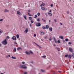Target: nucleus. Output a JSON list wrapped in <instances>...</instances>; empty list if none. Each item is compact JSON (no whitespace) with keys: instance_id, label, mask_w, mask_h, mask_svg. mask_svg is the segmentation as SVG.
<instances>
[{"instance_id":"obj_8","label":"nucleus","mask_w":74,"mask_h":74,"mask_svg":"<svg viewBox=\"0 0 74 74\" xmlns=\"http://www.w3.org/2000/svg\"><path fill=\"white\" fill-rule=\"evenodd\" d=\"M27 32H28V28H26V29L25 31L24 32L25 33H27Z\"/></svg>"},{"instance_id":"obj_14","label":"nucleus","mask_w":74,"mask_h":74,"mask_svg":"<svg viewBox=\"0 0 74 74\" xmlns=\"http://www.w3.org/2000/svg\"><path fill=\"white\" fill-rule=\"evenodd\" d=\"M46 28L47 29H48V28H49V26L48 25H47L46 26Z\"/></svg>"},{"instance_id":"obj_39","label":"nucleus","mask_w":74,"mask_h":74,"mask_svg":"<svg viewBox=\"0 0 74 74\" xmlns=\"http://www.w3.org/2000/svg\"><path fill=\"white\" fill-rule=\"evenodd\" d=\"M45 39H48V37L47 36L45 37Z\"/></svg>"},{"instance_id":"obj_30","label":"nucleus","mask_w":74,"mask_h":74,"mask_svg":"<svg viewBox=\"0 0 74 74\" xmlns=\"http://www.w3.org/2000/svg\"><path fill=\"white\" fill-rule=\"evenodd\" d=\"M68 56H69V55H68V54H66L65 56L64 57L67 58V57H68Z\"/></svg>"},{"instance_id":"obj_1","label":"nucleus","mask_w":74,"mask_h":74,"mask_svg":"<svg viewBox=\"0 0 74 74\" xmlns=\"http://www.w3.org/2000/svg\"><path fill=\"white\" fill-rule=\"evenodd\" d=\"M2 44L3 45H7V41L6 39H5L4 41H3L2 42Z\"/></svg>"},{"instance_id":"obj_2","label":"nucleus","mask_w":74,"mask_h":74,"mask_svg":"<svg viewBox=\"0 0 74 74\" xmlns=\"http://www.w3.org/2000/svg\"><path fill=\"white\" fill-rule=\"evenodd\" d=\"M20 66V67L21 68H22V69H27V66L23 67V65H21Z\"/></svg>"},{"instance_id":"obj_20","label":"nucleus","mask_w":74,"mask_h":74,"mask_svg":"<svg viewBox=\"0 0 74 74\" xmlns=\"http://www.w3.org/2000/svg\"><path fill=\"white\" fill-rule=\"evenodd\" d=\"M13 51H14V52H16V47H14V48Z\"/></svg>"},{"instance_id":"obj_28","label":"nucleus","mask_w":74,"mask_h":74,"mask_svg":"<svg viewBox=\"0 0 74 74\" xmlns=\"http://www.w3.org/2000/svg\"><path fill=\"white\" fill-rule=\"evenodd\" d=\"M42 28L43 29H46V27L44 26H42Z\"/></svg>"},{"instance_id":"obj_9","label":"nucleus","mask_w":74,"mask_h":74,"mask_svg":"<svg viewBox=\"0 0 74 74\" xmlns=\"http://www.w3.org/2000/svg\"><path fill=\"white\" fill-rule=\"evenodd\" d=\"M25 53H26V54H27V55H30V53H29V52L28 51H26L25 52Z\"/></svg>"},{"instance_id":"obj_64","label":"nucleus","mask_w":74,"mask_h":74,"mask_svg":"<svg viewBox=\"0 0 74 74\" xmlns=\"http://www.w3.org/2000/svg\"><path fill=\"white\" fill-rule=\"evenodd\" d=\"M0 74H4L3 73H0Z\"/></svg>"},{"instance_id":"obj_29","label":"nucleus","mask_w":74,"mask_h":74,"mask_svg":"<svg viewBox=\"0 0 74 74\" xmlns=\"http://www.w3.org/2000/svg\"><path fill=\"white\" fill-rule=\"evenodd\" d=\"M72 56L73 57V58H74V53H73L72 54Z\"/></svg>"},{"instance_id":"obj_22","label":"nucleus","mask_w":74,"mask_h":74,"mask_svg":"<svg viewBox=\"0 0 74 74\" xmlns=\"http://www.w3.org/2000/svg\"><path fill=\"white\" fill-rule=\"evenodd\" d=\"M29 53H31L32 54H33V52L32 51H29Z\"/></svg>"},{"instance_id":"obj_41","label":"nucleus","mask_w":74,"mask_h":74,"mask_svg":"<svg viewBox=\"0 0 74 74\" xmlns=\"http://www.w3.org/2000/svg\"><path fill=\"white\" fill-rule=\"evenodd\" d=\"M42 57H43V58H46V57H47V56H43Z\"/></svg>"},{"instance_id":"obj_52","label":"nucleus","mask_w":74,"mask_h":74,"mask_svg":"<svg viewBox=\"0 0 74 74\" xmlns=\"http://www.w3.org/2000/svg\"><path fill=\"white\" fill-rule=\"evenodd\" d=\"M49 41H51V40H52V39L50 38L49 39Z\"/></svg>"},{"instance_id":"obj_62","label":"nucleus","mask_w":74,"mask_h":74,"mask_svg":"<svg viewBox=\"0 0 74 74\" xmlns=\"http://www.w3.org/2000/svg\"><path fill=\"white\" fill-rule=\"evenodd\" d=\"M24 74H27V72H25L24 73Z\"/></svg>"},{"instance_id":"obj_5","label":"nucleus","mask_w":74,"mask_h":74,"mask_svg":"<svg viewBox=\"0 0 74 74\" xmlns=\"http://www.w3.org/2000/svg\"><path fill=\"white\" fill-rule=\"evenodd\" d=\"M12 39L13 40H16V36H14L12 38Z\"/></svg>"},{"instance_id":"obj_25","label":"nucleus","mask_w":74,"mask_h":74,"mask_svg":"<svg viewBox=\"0 0 74 74\" xmlns=\"http://www.w3.org/2000/svg\"><path fill=\"white\" fill-rule=\"evenodd\" d=\"M29 20H32V17H29Z\"/></svg>"},{"instance_id":"obj_19","label":"nucleus","mask_w":74,"mask_h":74,"mask_svg":"<svg viewBox=\"0 0 74 74\" xmlns=\"http://www.w3.org/2000/svg\"><path fill=\"white\" fill-rule=\"evenodd\" d=\"M53 40H54V41L55 43H57V41H56V39H55V38H54Z\"/></svg>"},{"instance_id":"obj_3","label":"nucleus","mask_w":74,"mask_h":74,"mask_svg":"<svg viewBox=\"0 0 74 74\" xmlns=\"http://www.w3.org/2000/svg\"><path fill=\"white\" fill-rule=\"evenodd\" d=\"M36 26L39 27V26H41V24L40 23H37L36 24Z\"/></svg>"},{"instance_id":"obj_15","label":"nucleus","mask_w":74,"mask_h":74,"mask_svg":"<svg viewBox=\"0 0 74 74\" xmlns=\"http://www.w3.org/2000/svg\"><path fill=\"white\" fill-rule=\"evenodd\" d=\"M68 58L69 59H71V55H69L68 56Z\"/></svg>"},{"instance_id":"obj_50","label":"nucleus","mask_w":74,"mask_h":74,"mask_svg":"<svg viewBox=\"0 0 74 74\" xmlns=\"http://www.w3.org/2000/svg\"><path fill=\"white\" fill-rule=\"evenodd\" d=\"M42 34L43 35H44V34H45V33L44 32H42Z\"/></svg>"},{"instance_id":"obj_59","label":"nucleus","mask_w":74,"mask_h":74,"mask_svg":"<svg viewBox=\"0 0 74 74\" xmlns=\"http://www.w3.org/2000/svg\"><path fill=\"white\" fill-rule=\"evenodd\" d=\"M54 47H55L56 46V45L55 44H54L53 45Z\"/></svg>"},{"instance_id":"obj_18","label":"nucleus","mask_w":74,"mask_h":74,"mask_svg":"<svg viewBox=\"0 0 74 74\" xmlns=\"http://www.w3.org/2000/svg\"><path fill=\"white\" fill-rule=\"evenodd\" d=\"M49 30H50L51 32H52V27H51L50 28H49Z\"/></svg>"},{"instance_id":"obj_10","label":"nucleus","mask_w":74,"mask_h":74,"mask_svg":"<svg viewBox=\"0 0 74 74\" xmlns=\"http://www.w3.org/2000/svg\"><path fill=\"white\" fill-rule=\"evenodd\" d=\"M23 16L25 20H27V18H26V15H23Z\"/></svg>"},{"instance_id":"obj_40","label":"nucleus","mask_w":74,"mask_h":74,"mask_svg":"<svg viewBox=\"0 0 74 74\" xmlns=\"http://www.w3.org/2000/svg\"><path fill=\"white\" fill-rule=\"evenodd\" d=\"M50 5L51 7H53V4H51Z\"/></svg>"},{"instance_id":"obj_61","label":"nucleus","mask_w":74,"mask_h":74,"mask_svg":"<svg viewBox=\"0 0 74 74\" xmlns=\"http://www.w3.org/2000/svg\"><path fill=\"white\" fill-rule=\"evenodd\" d=\"M20 49H21V50H22V49L21 47H20Z\"/></svg>"},{"instance_id":"obj_6","label":"nucleus","mask_w":74,"mask_h":74,"mask_svg":"<svg viewBox=\"0 0 74 74\" xmlns=\"http://www.w3.org/2000/svg\"><path fill=\"white\" fill-rule=\"evenodd\" d=\"M69 50L71 52H73V49H72V48H69Z\"/></svg>"},{"instance_id":"obj_38","label":"nucleus","mask_w":74,"mask_h":74,"mask_svg":"<svg viewBox=\"0 0 74 74\" xmlns=\"http://www.w3.org/2000/svg\"><path fill=\"white\" fill-rule=\"evenodd\" d=\"M45 15L46 16V17H47L48 16V15H47V14L45 13Z\"/></svg>"},{"instance_id":"obj_60","label":"nucleus","mask_w":74,"mask_h":74,"mask_svg":"<svg viewBox=\"0 0 74 74\" xmlns=\"http://www.w3.org/2000/svg\"><path fill=\"white\" fill-rule=\"evenodd\" d=\"M60 25H63V24H62V23H60Z\"/></svg>"},{"instance_id":"obj_16","label":"nucleus","mask_w":74,"mask_h":74,"mask_svg":"<svg viewBox=\"0 0 74 74\" xmlns=\"http://www.w3.org/2000/svg\"><path fill=\"white\" fill-rule=\"evenodd\" d=\"M9 11V10H7V9H5V10H4V12H8Z\"/></svg>"},{"instance_id":"obj_26","label":"nucleus","mask_w":74,"mask_h":74,"mask_svg":"<svg viewBox=\"0 0 74 74\" xmlns=\"http://www.w3.org/2000/svg\"><path fill=\"white\" fill-rule=\"evenodd\" d=\"M40 18H38L37 19V21H38V22H40Z\"/></svg>"},{"instance_id":"obj_56","label":"nucleus","mask_w":74,"mask_h":74,"mask_svg":"<svg viewBox=\"0 0 74 74\" xmlns=\"http://www.w3.org/2000/svg\"><path fill=\"white\" fill-rule=\"evenodd\" d=\"M28 11L29 12H30V10H28Z\"/></svg>"},{"instance_id":"obj_37","label":"nucleus","mask_w":74,"mask_h":74,"mask_svg":"<svg viewBox=\"0 0 74 74\" xmlns=\"http://www.w3.org/2000/svg\"><path fill=\"white\" fill-rule=\"evenodd\" d=\"M58 43H60V41L59 40H58Z\"/></svg>"},{"instance_id":"obj_42","label":"nucleus","mask_w":74,"mask_h":74,"mask_svg":"<svg viewBox=\"0 0 74 74\" xmlns=\"http://www.w3.org/2000/svg\"><path fill=\"white\" fill-rule=\"evenodd\" d=\"M66 13H67V14H69V11H66Z\"/></svg>"},{"instance_id":"obj_33","label":"nucleus","mask_w":74,"mask_h":74,"mask_svg":"<svg viewBox=\"0 0 74 74\" xmlns=\"http://www.w3.org/2000/svg\"><path fill=\"white\" fill-rule=\"evenodd\" d=\"M68 44H69V45H71V42H69L68 43Z\"/></svg>"},{"instance_id":"obj_35","label":"nucleus","mask_w":74,"mask_h":74,"mask_svg":"<svg viewBox=\"0 0 74 74\" xmlns=\"http://www.w3.org/2000/svg\"><path fill=\"white\" fill-rule=\"evenodd\" d=\"M65 41H69V39H68V38H66L65 39Z\"/></svg>"},{"instance_id":"obj_27","label":"nucleus","mask_w":74,"mask_h":74,"mask_svg":"<svg viewBox=\"0 0 74 74\" xmlns=\"http://www.w3.org/2000/svg\"><path fill=\"white\" fill-rule=\"evenodd\" d=\"M12 58L13 59H16V57H13V56L12 57Z\"/></svg>"},{"instance_id":"obj_23","label":"nucleus","mask_w":74,"mask_h":74,"mask_svg":"<svg viewBox=\"0 0 74 74\" xmlns=\"http://www.w3.org/2000/svg\"><path fill=\"white\" fill-rule=\"evenodd\" d=\"M16 37L17 38H19V36L18 34L16 35Z\"/></svg>"},{"instance_id":"obj_7","label":"nucleus","mask_w":74,"mask_h":74,"mask_svg":"<svg viewBox=\"0 0 74 74\" xmlns=\"http://www.w3.org/2000/svg\"><path fill=\"white\" fill-rule=\"evenodd\" d=\"M34 43L36 45H37L38 47H39L40 48H41V47L40 46L38 45L37 43H36L35 42H34Z\"/></svg>"},{"instance_id":"obj_55","label":"nucleus","mask_w":74,"mask_h":74,"mask_svg":"<svg viewBox=\"0 0 74 74\" xmlns=\"http://www.w3.org/2000/svg\"><path fill=\"white\" fill-rule=\"evenodd\" d=\"M33 14H31V15H30L29 16H33Z\"/></svg>"},{"instance_id":"obj_63","label":"nucleus","mask_w":74,"mask_h":74,"mask_svg":"<svg viewBox=\"0 0 74 74\" xmlns=\"http://www.w3.org/2000/svg\"><path fill=\"white\" fill-rule=\"evenodd\" d=\"M62 71H58V73H60Z\"/></svg>"},{"instance_id":"obj_51","label":"nucleus","mask_w":74,"mask_h":74,"mask_svg":"<svg viewBox=\"0 0 74 74\" xmlns=\"http://www.w3.org/2000/svg\"><path fill=\"white\" fill-rule=\"evenodd\" d=\"M42 31H40V34H42Z\"/></svg>"},{"instance_id":"obj_34","label":"nucleus","mask_w":74,"mask_h":74,"mask_svg":"<svg viewBox=\"0 0 74 74\" xmlns=\"http://www.w3.org/2000/svg\"><path fill=\"white\" fill-rule=\"evenodd\" d=\"M37 15H38V16H40V13H37Z\"/></svg>"},{"instance_id":"obj_24","label":"nucleus","mask_w":74,"mask_h":74,"mask_svg":"<svg viewBox=\"0 0 74 74\" xmlns=\"http://www.w3.org/2000/svg\"><path fill=\"white\" fill-rule=\"evenodd\" d=\"M48 14L50 16H52V14H51V13H48Z\"/></svg>"},{"instance_id":"obj_49","label":"nucleus","mask_w":74,"mask_h":74,"mask_svg":"<svg viewBox=\"0 0 74 74\" xmlns=\"http://www.w3.org/2000/svg\"><path fill=\"white\" fill-rule=\"evenodd\" d=\"M8 57H10V55H9L8 56H6L7 58Z\"/></svg>"},{"instance_id":"obj_21","label":"nucleus","mask_w":74,"mask_h":74,"mask_svg":"<svg viewBox=\"0 0 74 74\" xmlns=\"http://www.w3.org/2000/svg\"><path fill=\"white\" fill-rule=\"evenodd\" d=\"M42 21H43V22H44L46 21V20L44 19L43 18L42 19Z\"/></svg>"},{"instance_id":"obj_12","label":"nucleus","mask_w":74,"mask_h":74,"mask_svg":"<svg viewBox=\"0 0 74 74\" xmlns=\"http://www.w3.org/2000/svg\"><path fill=\"white\" fill-rule=\"evenodd\" d=\"M59 37L60 38H61V39H63V36H59Z\"/></svg>"},{"instance_id":"obj_54","label":"nucleus","mask_w":74,"mask_h":74,"mask_svg":"<svg viewBox=\"0 0 74 74\" xmlns=\"http://www.w3.org/2000/svg\"><path fill=\"white\" fill-rule=\"evenodd\" d=\"M14 44H17V43L16 42H14Z\"/></svg>"},{"instance_id":"obj_44","label":"nucleus","mask_w":74,"mask_h":74,"mask_svg":"<svg viewBox=\"0 0 74 74\" xmlns=\"http://www.w3.org/2000/svg\"><path fill=\"white\" fill-rule=\"evenodd\" d=\"M7 38H8V39L10 38V37H9V36H7Z\"/></svg>"},{"instance_id":"obj_45","label":"nucleus","mask_w":74,"mask_h":74,"mask_svg":"<svg viewBox=\"0 0 74 74\" xmlns=\"http://www.w3.org/2000/svg\"><path fill=\"white\" fill-rule=\"evenodd\" d=\"M27 14H28V15H29V16H30V15H31L30 14V13H28Z\"/></svg>"},{"instance_id":"obj_32","label":"nucleus","mask_w":74,"mask_h":74,"mask_svg":"<svg viewBox=\"0 0 74 74\" xmlns=\"http://www.w3.org/2000/svg\"><path fill=\"white\" fill-rule=\"evenodd\" d=\"M30 21L31 23H34V21L33 20H31Z\"/></svg>"},{"instance_id":"obj_11","label":"nucleus","mask_w":74,"mask_h":74,"mask_svg":"<svg viewBox=\"0 0 74 74\" xmlns=\"http://www.w3.org/2000/svg\"><path fill=\"white\" fill-rule=\"evenodd\" d=\"M17 14L18 15H21V12H19V11H17Z\"/></svg>"},{"instance_id":"obj_36","label":"nucleus","mask_w":74,"mask_h":74,"mask_svg":"<svg viewBox=\"0 0 74 74\" xmlns=\"http://www.w3.org/2000/svg\"><path fill=\"white\" fill-rule=\"evenodd\" d=\"M20 49V47H18L17 49V50L18 51H19Z\"/></svg>"},{"instance_id":"obj_4","label":"nucleus","mask_w":74,"mask_h":74,"mask_svg":"<svg viewBox=\"0 0 74 74\" xmlns=\"http://www.w3.org/2000/svg\"><path fill=\"white\" fill-rule=\"evenodd\" d=\"M41 9H42V10H47V8H45V7H42Z\"/></svg>"},{"instance_id":"obj_48","label":"nucleus","mask_w":74,"mask_h":74,"mask_svg":"<svg viewBox=\"0 0 74 74\" xmlns=\"http://www.w3.org/2000/svg\"><path fill=\"white\" fill-rule=\"evenodd\" d=\"M41 71H42V72H44V70H43L42 69H41Z\"/></svg>"},{"instance_id":"obj_17","label":"nucleus","mask_w":74,"mask_h":74,"mask_svg":"<svg viewBox=\"0 0 74 74\" xmlns=\"http://www.w3.org/2000/svg\"><path fill=\"white\" fill-rule=\"evenodd\" d=\"M56 49H57V50L58 51H60V48H57V47H56L55 48Z\"/></svg>"},{"instance_id":"obj_31","label":"nucleus","mask_w":74,"mask_h":74,"mask_svg":"<svg viewBox=\"0 0 74 74\" xmlns=\"http://www.w3.org/2000/svg\"><path fill=\"white\" fill-rule=\"evenodd\" d=\"M37 17H38L37 15H35L34 18H37Z\"/></svg>"},{"instance_id":"obj_58","label":"nucleus","mask_w":74,"mask_h":74,"mask_svg":"<svg viewBox=\"0 0 74 74\" xmlns=\"http://www.w3.org/2000/svg\"><path fill=\"white\" fill-rule=\"evenodd\" d=\"M63 42H65V40H63Z\"/></svg>"},{"instance_id":"obj_47","label":"nucleus","mask_w":74,"mask_h":74,"mask_svg":"<svg viewBox=\"0 0 74 74\" xmlns=\"http://www.w3.org/2000/svg\"><path fill=\"white\" fill-rule=\"evenodd\" d=\"M3 21V19H1L0 20V21Z\"/></svg>"},{"instance_id":"obj_53","label":"nucleus","mask_w":74,"mask_h":74,"mask_svg":"<svg viewBox=\"0 0 74 74\" xmlns=\"http://www.w3.org/2000/svg\"><path fill=\"white\" fill-rule=\"evenodd\" d=\"M29 26L30 27H31L32 26V23H31L30 25Z\"/></svg>"},{"instance_id":"obj_13","label":"nucleus","mask_w":74,"mask_h":74,"mask_svg":"<svg viewBox=\"0 0 74 74\" xmlns=\"http://www.w3.org/2000/svg\"><path fill=\"white\" fill-rule=\"evenodd\" d=\"M45 5V4L44 3H42L40 5L41 7H42V6H44Z\"/></svg>"},{"instance_id":"obj_57","label":"nucleus","mask_w":74,"mask_h":74,"mask_svg":"<svg viewBox=\"0 0 74 74\" xmlns=\"http://www.w3.org/2000/svg\"><path fill=\"white\" fill-rule=\"evenodd\" d=\"M3 33V32L0 31V33Z\"/></svg>"},{"instance_id":"obj_43","label":"nucleus","mask_w":74,"mask_h":74,"mask_svg":"<svg viewBox=\"0 0 74 74\" xmlns=\"http://www.w3.org/2000/svg\"><path fill=\"white\" fill-rule=\"evenodd\" d=\"M22 63L23 64H24L25 63V62H23Z\"/></svg>"},{"instance_id":"obj_46","label":"nucleus","mask_w":74,"mask_h":74,"mask_svg":"<svg viewBox=\"0 0 74 74\" xmlns=\"http://www.w3.org/2000/svg\"><path fill=\"white\" fill-rule=\"evenodd\" d=\"M34 37H36V34H34Z\"/></svg>"}]
</instances>
